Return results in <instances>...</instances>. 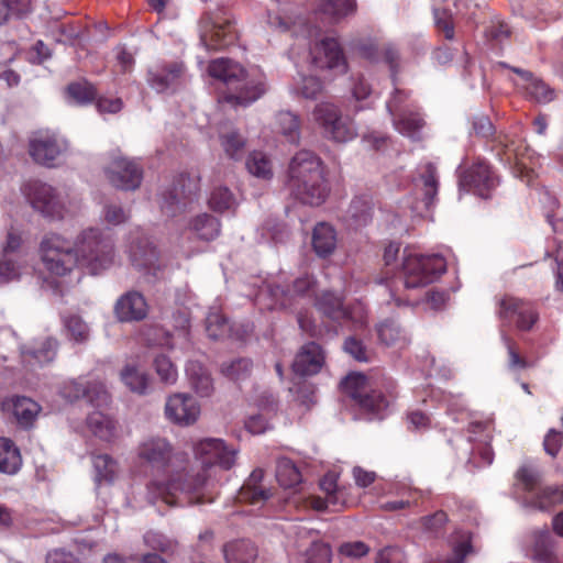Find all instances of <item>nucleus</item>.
<instances>
[{
	"mask_svg": "<svg viewBox=\"0 0 563 563\" xmlns=\"http://www.w3.org/2000/svg\"><path fill=\"white\" fill-rule=\"evenodd\" d=\"M129 253L132 265L140 269L154 268L158 261L156 247L145 239L131 243Z\"/></svg>",
	"mask_w": 563,
	"mask_h": 563,
	"instance_id": "32",
	"label": "nucleus"
},
{
	"mask_svg": "<svg viewBox=\"0 0 563 563\" xmlns=\"http://www.w3.org/2000/svg\"><path fill=\"white\" fill-rule=\"evenodd\" d=\"M225 563H254L258 551L249 540H234L225 543L222 548Z\"/></svg>",
	"mask_w": 563,
	"mask_h": 563,
	"instance_id": "29",
	"label": "nucleus"
},
{
	"mask_svg": "<svg viewBox=\"0 0 563 563\" xmlns=\"http://www.w3.org/2000/svg\"><path fill=\"white\" fill-rule=\"evenodd\" d=\"M344 351L358 362H368L369 355L366 346L355 336H349L344 342Z\"/></svg>",
	"mask_w": 563,
	"mask_h": 563,
	"instance_id": "63",
	"label": "nucleus"
},
{
	"mask_svg": "<svg viewBox=\"0 0 563 563\" xmlns=\"http://www.w3.org/2000/svg\"><path fill=\"white\" fill-rule=\"evenodd\" d=\"M324 361L325 354L322 346L316 342H308L296 354L292 371L300 376L314 375L321 371Z\"/></svg>",
	"mask_w": 563,
	"mask_h": 563,
	"instance_id": "22",
	"label": "nucleus"
},
{
	"mask_svg": "<svg viewBox=\"0 0 563 563\" xmlns=\"http://www.w3.org/2000/svg\"><path fill=\"white\" fill-rule=\"evenodd\" d=\"M200 26L201 42L212 49L232 45L238 37L235 22L224 9L206 12L200 19Z\"/></svg>",
	"mask_w": 563,
	"mask_h": 563,
	"instance_id": "5",
	"label": "nucleus"
},
{
	"mask_svg": "<svg viewBox=\"0 0 563 563\" xmlns=\"http://www.w3.org/2000/svg\"><path fill=\"white\" fill-rule=\"evenodd\" d=\"M263 478L264 471L262 468L254 470L240 489V500L252 505L267 500L272 493L261 485Z\"/></svg>",
	"mask_w": 563,
	"mask_h": 563,
	"instance_id": "28",
	"label": "nucleus"
},
{
	"mask_svg": "<svg viewBox=\"0 0 563 563\" xmlns=\"http://www.w3.org/2000/svg\"><path fill=\"white\" fill-rule=\"evenodd\" d=\"M190 229L197 234V236L205 241H211L216 239L220 233L219 220L208 213H202L192 219Z\"/></svg>",
	"mask_w": 563,
	"mask_h": 563,
	"instance_id": "41",
	"label": "nucleus"
},
{
	"mask_svg": "<svg viewBox=\"0 0 563 563\" xmlns=\"http://www.w3.org/2000/svg\"><path fill=\"white\" fill-rule=\"evenodd\" d=\"M266 92L264 75L250 76L244 71L240 84L223 93L221 100L233 107H247Z\"/></svg>",
	"mask_w": 563,
	"mask_h": 563,
	"instance_id": "13",
	"label": "nucleus"
},
{
	"mask_svg": "<svg viewBox=\"0 0 563 563\" xmlns=\"http://www.w3.org/2000/svg\"><path fill=\"white\" fill-rule=\"evenodd\" d=\"M121 380L132 391L139 395H145L150 378L146 373L141 372L134 365H125L120 373Z\"/></svg>",
	"mask_w": 563,
	"mask_h": 563,
	"instance_id": "40",
	"label": "nucleus"
},
{
	"mask_svg": "<svg viewBox=\"0 0 563 563\" xmlns=\"http://www.w3.org/2000/svg\"><path fill=\"white\" fill-rule=\"evenodd\" d=\"M27 199L32 207L45 217H59L62 205L55 189L41 181H31L26 190Z\"/></svg>",
	"mask_w": 563,
	"mask_h": 563,
	"instance_id": "18",
	"label": "nucleus"
},
{
	"mask_svg": "<svg viewBox=\"0 0 563 563\" xmlns=\"http://www.w3.org/2000/svg\"><path fill=\"white\" fill-rule=\"evenodd\" d=\"M81 266L92 275L99 274L106 269L113 260V245L111 241L103 238L97 229H88L82 231L73 249Z\"/></svg>",
	"mask_w": 563,
	"mask_h": 563,
	"instance_id": "4",
	"label": "nucleus"
},
{
	"mask_svg": "<svg viewBox=\"0 0 563 563\" xmlns=\"http://www.w3.org/2000/svg\"><path fill=\"white\" fill-rule=\"evenodd\" d=\"M531 559L538 563H555L558 560L553 539L547 528L533 532Z\"/></svg>",
	"mask_w": 563,
	"mask_h": 563,
	"instance_id": "33",
	"label": "nucleus"
},
{
	"mask_svg": "<svg viewBox=\"0 0 563 563\" xmlns=\"http://www.w3.org/2000/svg\"><path fill=\"white\" fill-rule=\"evenodd\" d=\"M374 201L369 195L355 196L346 210L345 218L350 225L364 227L372 221Z\"/></svg>",
	"mask_w": 563,
	"mask_h": 563,
	"instance_id": "27",
	"label": "nucleus"
},
{
	"mask_svg": "<svg viewBox=\"0 0 563 563\" xmlns=\"http://www.w3.org/2000/svg\"><path fill=\"white\" fill-rule=\"evenodd\" d=\"M500 336L508 351L509 366L511 368H526L528 363L520 356L517 343L504 330H500Z\"/></svg>",
	"mask_w": 563,
	"mask_h": 563,
	"instance_id": "61",
	"label": "nucleus"
},
{
	"mask_svg": "<svg viewBox=\"0 0 563 563\" xmlns=\"http://www.w3.org/2000/svg\"><path fill=\"white\" fill-rule=\"evenodd\" d=\"M220 144L225 155L234 161L241 159L245 154L246 140L238 131L222 133L219 136Z\"/></svg>",
	"mask_w": 563,
	"mask_h": 563,
	"instance_id": "45",
	"label": "nucleus"
},
{
	"mask_svg": "<svg viewBox=\"0 0 563 563\" xmlns=\"http://www.w3.org/2000/svg\"><path fill=\"white\" fill-rule=\"evenodd\" d=\"M87 427L98 439L111 442L117 438V422L101 411H93L87 417Z\"/></svg>",
	"mask_w": 563,
	"mask_h": 563,
	"instance_id": "34",
	"label": "nucleus"
},
{
	"mask_svg": "<svg viewBox=\"0 0 563 563\" xmlns=\"http://www.w3.org/2000/svg\"><path fill=\"white\" fill-rule=\"evenodd\" d=\"M67 92L80 104L90 103L97 98L96 87L87 80L69 84Z\"/></svg>",
	"mask_w": 563,
	"mask_h": 563,
	"instance_id": "53",
	"label": "nucleus"
},
{
	"mask_svg": "<svg viewBox=\"0 0 563 563\" xmlns=\"http://www.w3.org/2000/svg\"><path fill=\"white\" fill-rule=\"evenodd\" d=\"M528 96L538 103H549L555 98V91L542 79H534L525 86Z\"/></svg>",
	"mask_w": 563,
	"mask_h": 563,
	"instance_id": "54",
	"label": "nucleus"
},
{
	"mask_svg": "<svg viewBox=\"0 0 563 563\" xmlns=\"http://www.w3.org/2000/svg\"><path fill=\"white\" fill-rule=\"evenodd\" d=\"M60 395L68 401L87 398L90 404L97 407L107 406L111 399L103 384L87 382L82 378L64 383L60 388Z\"/></svg>",
	"mask_w": 563,
	"mask_h": 563,
	"instance_id": "15",
	"label": "nucleus"
},
{
	"mask_svg": "<svg viewBox=\"0 0 563 563\" xmlns=\"http://www.w3.org/2000/svg\"><path fill=\"white\" fill-rule=\"evenodd\" d=\"M516 478L526 492L532 493L541 482V472L536 467L523 465L517 471Z\"/></svg>",
	"mask_w": 563,
	"mask_h": 563,
	"instance_id": "58",
	"label": "nucleus"
},
{
	"mask_svg": "<svg viewBox=\"0 0 563 563\" xmlns=\"http://www.w3.org/2000/svg\"><path fill=\"white\" fill-rule=\"evenodd\" d=\"M496 314L501 322L500 330L515 321L518 330L529 331L539 318L531 302L510 295H504L497 300Z\"/></svg>",
	"mask_w": 563,
	"mask_h": 563,
	"instance_id": "9",
	"label": "nucleus"
},
{
	"mask_svg": "<svg viewBox=\"0 0 563 563\" xmlns=\"http://www.w3.org/2000/svg\"><path fill=\"white\" fill-rule=\"evenodd\" d=\"M137 456L157 471H166L174 465V462L187 461L186 453L176 452L170 442L161 437H151L142 441L137 446Z\"/></svg>",
	"mask_w": 563,
	"mask_h": 563,
	"instance_id": "10",
	"label": "nucleus"
},
{
	"mask_svg": "<svg viewBox=\"0 0 563 563\" xmlns=\"http://www.w3.org/2000/svg\"><path fill=\"white\" fill-rule=\"evenodd\" d=\"M41 252L46 269L57 276L66 275L74 266L78 265L70 243L57 234L44 238L41 243Z\"/></svg>",
	"mask_w": 563,
	"mask_h": 563,
	"instance_id": "7",
	"label": "nucleus"
},
{
	"mask_svg": "<svg viewBox=\"0 0 563 563\" xmlns=\"http://www.w3.org/2000/svg\"><path fill=\"white\" fill-rule=\"evenodd\" d=\"M324 175L323 165L313 152L302 150L294 155L288 166L287 181Z\"/></svg>",
	"mask_w": 563,
	"mask_h": 563,
	"instance_id": "23",
	"label": "nucleus"
},
{
	"mask_svg": "<svg viewBox=\"0 0 563 563\" xmlns=\"http://www.w3.org/2000/svg\"><path fill=\"white\" fill-rule=\"evenodd\" d=\"M317 309L327 318L340 321L350 317L343 299L333 292L325 291L316 300Z\"/></svg>",
	"mask_w": 563,
	"mask_h": 563,
	"instance_id": "36",
	"label": "nucleus"
},
{
	"mask_svg": "<svg viewBox=\"0 0 563 563\" xmlns=\"http://www.w3.org/2000/svg\"><path fill=\"white\" fill-rule=\"evenodd\" d=\"M563 504V485H550L538 489L523 501V506L542 512H549Z\"/></svg>",
	"mask_w": 563,
	"mask_h": 563,
	"instance_id": "24",
	"label": "nucleus"
},
{
	"mask_svg": "<svg viewBox=\"0 0 563 563\" xmlns=\"http://www.w3.org/2000/svg\"><path fill=\"white\" fill-rule=\"evenodd\" d=\"M316 292V280L313 277L305 275L296 278L291 286L284 287L278 284H267L258 294V299L269 297L272 302L267 305L268 309L276 307L287 308L295 305L297 299L311 297Z\"/></svg>",
	"mask_w": 563,
	"mask_h": 563,
	"instance_id": "8",
	"label": "nucleus"
},
{
	"mask_svg": "<svg viewBox=\"0 0 563 563\" xmlns=\"http://www.w3.org/2000/svg\"><path fill=\"white\" fill-rule=\"evenodd\" d=\"M394 91L386 102V109L393 118L399 115L401 112L413 109V104L410 102V91L400 89L397 85H394Z\"/></svg>",
	"mask_w": 563,
	"mask_h": 563,
	"instance_id": "49",
	"label": "nucleus"
},
{
	"mask_svg": "<svg viewBox=\"0 0 563 563\" xmlns=\"http://www.w3.org/2000/svg\"><path fill=\"white\" fill-rule=\"evenodd\" d=\"M285 186L289 195L296 200L313 207L322 205L330 192L324 175L286 181Z\"/></svg>",
	"mask_w": 563,
	"mask_h": 563,
	"instance_id": "14",
	"label": "nucleus"
},
{
	"mask_svg": "<svg viewBox=\"0 0 563 563\" xmlns=\"http://www.w3.org/2000/svg\"><path fill=\"white\" fill-rule=\"evenodd\" d=\"M419 189L423 195L426 207H430L438 195L439 190V176L437 167L433 163H426L418 168Z\"/></svg>",
	"mask_w": 563,
	"mask_h": 563,
	"instance_id": "31",
	"label": "nucleus"
},
{
	"mask_svg": "<svg viewBox=\"0 0 563 563\" xmlns=\"http://www.w3.org/2000/svg\"><path fill=\"white\" fill-rule=\"evenodd\" d=\"M312 247L320 257L331 255L336 247V231L325 222L318 223L312 232Z\"/></svg>",
	"mask_w": 563,
	"mask_h": 563,
	"instance_id": "30",
	"label": "nucleus"
},
{
	"mask_svg": "<svg viewBox=\"0 0 563 563\" xmlns=\"http://www.w3.org/2000/svg\"><path fill=\"white\" fill-rule=\"evenodd\" d=\"M108 181L117 189L136 190L143 180V167L137 159L114 154L104 167Z\"/></svg>",
	"mask_w": 563,
	"mask_h": 563,
	"instance_id": "11",
	"label": "nucleus"
},
{
	"mask_svg": "<svg viewBox=\"0 0 563 563\" xmlns=\"http://www.w3.org/2000/svg\"><path fill=\"white\" fill-rule=\"evenodd\" d=\"M276 479L284 488H292L301 482V473L288 457H282L276 465Z\"/></svg>",
	"mask_w": 563,
	"mask_h": 563,
	"instance_id": "43",
	"label": "nucleus"
},
{
	"mask_svg": "<svg viewBox=\"0 0 563 563\" xmlns=\"http://www.w3.org/2000/svg\"><path fill=\"white\" fill-rule=\"evenodd\" d=\"M278 131L290 143H298L300 137V120L297 114L290 111H280L276 115Z\"/></svg>",
	"mask_w": 563,
	"mask_h": 563,
	"instance_id": "44",
	"label": "nucleus"
},
{
	"mask_svg": "<svg viewBox=\"0 0 563 563\" xmlns=\"http://www.w3.org/2000/svg\"><path fill=\"white\" fill-rule=\"evenodd\" d=\"M253 363L249 358H236L221 365V372L232 380H244L251 375Z\"/></svg>",
	"mask_w": 563,
	"mask_h": 563,
	"instance_id": "50",
	"label": "nucleus"
},
{
	"mask_svg": "<svg viewBox=\"0 0 563 563\" xmlns=\"http://www.w3.org/2000/svg\"><path fill=\"white\" fill-rule=\"evenodd\" d=\"M342 391L360 407L362 411L371 415L369 419L379 417L397 398L396 386L389 384L387 395L379 390H368L367 378L361 373H351L341 382Z\"/></svg>",
	"mask_w": 563,
	"mask_h": 563,
	"instance_id": "3",
	"label": "nucleus"
},
{
	"mask_svg": "<svg viewBox=\"0 0 563 563\" xmlns=\"http://www.w3.org/2000/svg\"><path fill=\"white\" fill-rule=\"evenodd\" d=\"M58 342L55 339L47 338L43 341L41 346L32 352L30 355L40 364L52 362L57 354Z\"/></svg>",
	"mask_w": 563,
	"mask_h": 563,
	"instance_id": "59",
	"label": "nucleus"
},
{
	"mask_svg": "<svg viewBox=\"0 0 563 563\" xmlns=\"http://www.w3.org/2000/svg\"><path fill=\"white\" fill-rule=\"evenodd\" d=\"M318 10L334 20H340L356 11L355 0H321Z\"/></svg>",
	"mask_w": 563,
	"mask_h": 563,
	"instance_id": "46",
	"label": "nucleus"
},
{
	"mask_svg": "<svg viewBox=\"0 0 563 563\" xmlns=\"http://www.w3.org/2000/svg\"><path fill=\"white\" fill-rule=\"evenodd\" d=\"M66 147V142L48 130L36 131L29 140L30 156L35 163L47 167L54 166L55 161Z\"/></svg>",
	"mask_w": 563,
	"mask_h": 563,
	"instance_id": "12",
	"label": "nucleus"
},
{
	"mask_svg": "<svg viewBox=\"0 0 563 563\" xmlns=\"http://www.w3.org/2000/svg\"><path fill=\"white\" fill-rule=\"evenodd\" d=\"M331 548L320 541L312 542L306 552L307 563H331Z\"/></svg>",
	"mask_w": 563,
	"mask_h": 563,
	"instance_id": "60",
	"label": "nucleus"
},
{
	"mask_svg": "<svg viewBox=\"0 0 563 563\" xmlns=\"http://www.w3.org/2000/svg\"><path fill=\"white\" fill-rule=\"evenodd\" d=\"M246 168L252 175L264 179H268L273 175L271 162L262 152L254 151L249 155Z\"/></svg>",
	"mask_w": 563,
	"mask_h": 563,
	"instance_id": "52",
	"label": "nucleus"
},
{
	"mask_svg": "<svg viewBox=\"0 0 563 563\" xmlns=\"http://www.w3.org/2000/svg\"><path fill=\"white\" fill-rule=\"evenodd\" d=\"M186 373L191 387L201 397H208L213 391V382L209 372L197 361L187 364Z\"/></svg>",
	"mask_w": 563,
	"mask_h": 563,
	"instance_id": "35",
	"label": "nucleus"
},
{
	"mask_svg": "<svg viewBox=\"0 0 563 563\" xmlns=\"http://www.w3.org/2000/svg\"><path fill=\"white\" fill-rule=\"evenodd\" d=\"M174 190L190 203L196 200L200 194V176L199 174H180L177 178Z\"/></svg>",
	"mask_w": 563,
	"mask_h": 563,
	"instance_id": "42",
	"label": "nucleus"
},
{
	"mask_svg": "<svg viewBox=\"0 0 563 563\" xmlns=\"http://www.w3.org/2000/svg\"><path fill=\"white\" fill-rule=\"evenodd\" d=\"M195 457L201 463L202 470L196 475L180 481V476L168 482L153 481L147 485L151 501L162 499L167 505H179L178 494L187 498L190 505L212 503L216 498L217 467L228 471L236 461L238 451L227 445L222 439L207 438L194 444Z\"/></svg>",
	"mask_w": 563,
	"mask_h": 563,
	"instance_id": "1",
	"label": "nucleus"
},
{
	"mask_svg": "<svg viewBox=\"0 0 563 563\" xmlns=\"http://www.w3.org/2000/svg\"><path fill=\"white\" fill-rule=\"evenodd\" d=\"M312 63L317 68L344 74L347 64L339 42L333 37L321 40L312 52Z\"/></svg>",
	"mask_w": 563,
	"mask_h": 563,
	"instance_id": "17",
	"label": "nucleus"
},
{
	"mask_svg": "<svg viewBox=\"0 0 563 563\" xmlns=\"http://www.w3.org/2000/svg\"><path fill=\"white\" fill-rule=\"evenodd\" d=\"M377 338L386 346L406 341L405 330L394 318H387L376 325Z\"/></svg>",
	"mask_w": 563,
	"mask_h": 563,
	"instance_id": "39",
	"label": "nucleus"
},
{
	"mask_svg": "<svg viewBox=\"0 0 563 563\" xmlns=\"http://www.w3.org/2000/svg\"><path fill=\"white\" fill-rule=\"evenodd\" d=\"M445 271V260L440 255L410 254L402 263V278L386 279L385 290L397 306L407 305L408 299L398 296L400 285L405 289L424 287L435 282Z\"/></svg>",
	"mask_w": 563,
	"mask_h": 563,
	"instance_id": "2",
	"label": "nucleus"
},
{
	"mask_svg": "<svg viewBox=\"0 0 563 563\" xmlns=\"http://www.w3.org/2000/svg\"><path fill=\"white\" fill-rule=\"evenodd\" d=\"M497 185L498 178L494 175L489 165L483 161L474 163L460 178V186L484 199L490 197V191Z\"/></svg>",
	"mask_w": 563,
	"mask_h": 563,
	"instance_id": "16",
	"label": "nucleus"
},
{
	"mask_svg": "<svg viewBox=\"0 0 563 563\" xmlns=\"http://www.w3.org/2000/svg\"><path fill=\"white\" fill-rule=\"evenodd\" d=\"M113 312L120 322H139L147 317L148 305L141 292L131 290L118 298Z\"/></svg>",
	"mask_w": 563,
	"mask_h": 563,
	"instance_id": "20",
	"label": "nucleus"
},
{
	"mask_svg": "<svg viewBox=\"0 0 563 563\" xmlns=\"http://www.w3.org/2000/svg\"><path fill=\"white\" fill-rule=\"evenodd\" d=\"M92 464L96 471V481L110 483L113 481L117 472V462L108 454H98L92 456Z\"/></svg>",
	"mask_w": 563,
	"mask_h": 563,
	"instance_id": "48",
	"label": "nucleus"
},
{
	"mask_svg": "<svg viewBox=\"0 0 563 563\" xmlns=\"http://www.w3.org/2000/svg\"><path fill=\"white\" fill-rule=\"evenodd\" d=\"M206 331L210 339L220 340L229 336L231 327L220 311H210L206 318Z\"/></svg>",
	"mask_w": 563,
	"mask_h": 563,
	"instance_id": "47",
	"label": "nucleus"
},
{
	"mask_svg": "<svg viewBox=\"0 0 563 563\" xmlns=\"http://www.w3.org/2000/svg\"><path fill=\"white\" fill-rule=\"evenodd\" d=\"M64 325L70 340L77 343H85L89 340L90 330L81 317L76 314L65 317Z\"/></svg>",
	"mask_w": 563,
	"mask_h": 563,
	"instance_id": "51",
	"label": "nucleus"
},
{
	"mask_svg": "<svg viewBox=\"0 0 563 563\" xmlns=\"http://www.w3.org/2000/svg\"><path fill=\"white\" fill-rule=\"evenodd\" d=\"M185 73L181 62H163L147 71V84L157 92H164L177 85Z\"/></svg>",
	"mask_w": 563,
	"mask_h": 563,
	"instance_id": "21",
	"label": "nucleus"
},
{
	"mask_svg": "<svg viewBox=\"0 0 563 563\" xmlns=\"http://www.w3.org/2000/svg\"><path fill=\"white\" fill-rule=\"evenodd\" d=\"M369 547L363 541L345 542L340 545L339 553L352 559H360L367 555Z\"/></svg>",
	"mask_w": 563,
	"mask_h": 563,
	"instance_id": "64",
	"label": "nucleus"
},
{
	"mask_svg": "<svg viewBox=\"0 0 563 563\" xmlns=\"http://www.w3.org/2000/svg\"><path fill=\"white\" fill-rule=\"evenodd\" d=\"M234 205L233 194L228 187H217L211 192L209 198V206L211 209L223 212L229 210Z\"/></svg>",
	"mask_w": 563,
	"mask_h": 563,
	"instance_id": "57",
	"label": "nucleus"
},
{
	"mask_svg": "<svg viewBox=\"0 0 563 563\" xmlns=\"http://www.w3.org/2000/svg\"><path fill=\"white\" fill-rule=\"evenodd\" d=\"M154 368L159 379L168 385L176 383L178 373L176 366L172 363L169 357L161 354L154 358Z\"/></svg>",
	"mask_w": 563,
	"mask_h": 563,
	"instance_id": "56",
	"label": "nucleus"
},
{
	"mask_svg": "<svg viewBox=\"0 0 563 563\" xmlns=\"http://www.w3.org/2000/svg\"><path fill=\"white\" fill-rule=\"evenodd\" d=\"M188 202L173 189L162 194L161 209L168 217H175L186 210Z\"/></svg>",
	"mask_w": 563,
	"mask_h": 563,
	"instance_id": "55",
	"label": "nucleus"
},
{
	"mask_svg": "<svg viewBox=\"0 0 563 563\" xmlns=\"http://www.w3.org/2000/svg\"><path fill=\"white\" fill-rule=\"evenodd\" d=\"M165 415L168 420L179 426H189L197 421L200 407L196 399L189 395L175 394L165 405Z\"/></svg>",
	"mask_w": 563,
	"mask_h": 563,
	"instance_id": "19",
	"label": "nucleus"
},
{
	"mask_svg": "<svg viewBox=\"0 0 563 563\" xmlns=\"http://www.w3.org/2000/svg\"><path fill=\"white\" fill-rule=\"evenodd\" d=\"M22 466V456L15 443L8 438H0V472L16 474Z\"/></svg>",
	"mask_w": 563,
	"mask_h": 563,
	"instance_id": "37",
	"label": "nucleus"
},
{
	"mask_svg": "<svg viewBox=\"0 0 563 563\" xmlns=\"http://www.w3.org/2000/svg\"><path fill=\"white\" fill-rule=\"evenodd\" d=\"M395 129L411 139H420V131L424 126V120L417 111L408 110L393 118Z\"/></svg>",
	"mask_w": 563,
	"mask_h": 563,
	"instance_id": "38",
	"label": "nucleus"
},
{
	"mask_svg": "<svg viewBox=\"0 0 563 563\" xmlns=\"http://www.w3.org/2000/svg\"><path fill=\"white\" fill-rule=\"evenodd\" d=\"M4 406L11 410L16 423L23 429L31 428L41 411V406L36 401L24 396H15L4 402Z\"/></svg>",
	"mask_w": 563,
	"mask_h": 563,
	"instance_id": "25",
	"label": "nucleus"
},
{
	"mask_svg": "<svg viewBox=\"0 0 563 563\" xmlns=\"http://www.w3.org/2000/svg\"><path fill=\"white\" fill-rule=\"evenodd\" d=\"M208 74L212 78L224 82L229 91L233 85L240 84L244 69L240 64L229 58H217L209 63Z\"/></svg>",
	"mask_w": 563,
	"mask_h": 563,
	"instance_id": "26",
	"label": "nucleus"
},
{
	"mask_svg": "<svg viewBox=\"0 0 563 563\" xmlns=\"http://www.w3.org/2000/svg\"><path fill=\"white\" fill-rule=\"evenodd\" d=\"M312 118L329 140L344 143L356 135L351 119L343 117L339 107L331 102L318 103L312 111Z\"/></svg>",
	"mask_w": 563,
	"mask_h": 563,
	"instance_id": "6",
	"label": "nucleus"
},
{
	"mask_svg": "<svg viewBox=\"0 0 563 563\" xmlns=\"http://www.w3.org/2000/svg\"><path fill=\"white\" fill-rule=\"evenodd\" d=\"M143 539L148 548L164 553L172 551L175 547L172 540H168L165 536L155 531L146 532Z\"/></svg>",
	"mask_w": 563,
	"mask_h": 563,
	"instance_id": "62",
	"label": "nucleus"
}]
</instances>
